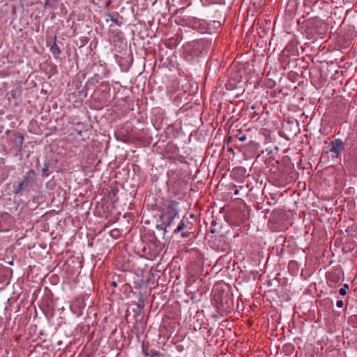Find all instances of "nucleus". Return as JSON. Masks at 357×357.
Masks as SVG:
<instances>
[{
  "label": "nucleus",
  "instance_id": "18",
  "mask_svg": "<svg viewBox=\"0 0 357 357\" xmlns=\"http://www.w3.org/2000/svg\"><path fill=\"white\" fill-rule=\"evenodd\" d=\"M357 322V315H353L349 318L348 322Z\"/></svg>",
  "mask_w": 357,
  "mask_h": 357
},
{
  "label": "nucleus",
  "instance_id": "22",
  "mask_svg": "<svg viewBox=\"0 0 357 357\" xmlns=\"http://www.w3.org/2000/svg\"><path fill=\"white\" fill-rule=\"evenodd\" d=\"M238 140H239V141H241V142H243V141H245V135H243V136L240 137L238 138Z\"/></svg>",
  "mask_w": 357,
  "mask_h": 357
},
{
  "label": "nucleus",
  "instance_id": "13",
  "mask_svg": "<svg viewBox=\"0 0 357 357\" xmlns=\"http://www.w3.org/2000/svg\"><path fill=\"white\" fill-rule=\"evenodd\" d=\"M102 79V77L99 74H94L91 77L89 78L87 83L90 84H96Z\"/></svg>",
  "mask_w": 357,
  "mask_h": 357
},
{
  "label": "nucleus",
  "instance_id": "9",
  "mask_svg": "<svg viewBox=\"0 0 357 357\" xmlns=\"http://www.w3.org/2000/svg\"><path fill=\"white\" fill-rule=\"evenodd\" d=\"M201 4L204 7H210L213 6H222L225 3V0H200Z\"/></svg>",
  "mask_w": 357,
  "mask_h": 357
},
{
  "label": "nucleus",
  "instance_id": "30",
  "mask_svg": "<svg viewBox=\"0 0 357 357\" xmlns=\"http://www.w3.org/2000/svg\"><path fill=\"white\" fill-rule=\"evenodd\" d=\"M112 21L114 22H117L116 20L112 19Z\"/></svg>",
  "mask_w": 357,
  "mask_h": 357
},
{
  "label": "nucleus",
  "instance_id": "5",
  "mask_svg": "<svg viewBox=\"0 0 357 357\" xmlns=\"http://www.w3.org/2000/svg\"><path fill=\"white\" fill-rule=\"evenodd\" d=\"M342 272L340 269H333L326 273L327 284L330 287H336L342 280Z\"/></svg>",
  "mask_w": 357,
  "mask_h": 357
},
{
  "label": "nucleus",
  "instance_id": "8",
  "mask_svg": "<svg viewBox=\"0 0 357 357\" xmlns=\"http://www.w3.org/2000/svg\"><path fill=\"white\" fill-rule=\"evenodd\" d=\"M115 61L119 66L122 72H128L131 64V60L128 58L122 57L118 54L114 55Z\"/></svg>",
  "mask_w": 357,
  "mask_h": 357
},
{
  "label": "nucleus",
  "instance_id": "19",
  "mask_svg": "<svg viewBox=\"0 0 357 357\" xmlns=\"http://www.w3.org/2000/svg\"><path fill=\"white\" fill-rule=\"evenodd\" d=\"M343 305H344V303H343V301L342 300H339L336 303V305L338 307H342Z\"/></svg>",
  "mask_w": 357,
  "mask_h": 357
},
{
  "label": "nucleus",
  "instance_id": "7",
  "mask_svg": "<svg viewBox=\"0 0 357 357\" xmlns=\"http://www.w3.org/2000/svg\"><path fill=\"white\" fill-rule=\"evenodd\" d=\"M330 151L332 153L333 158H337L343 149V142L340 139H336L330 144Z\"/></svg>",
  "mask_w": 357,
  "mask_h": 357
},
{
  "label": "nucleus",
  "instance_id": "23",
  "mask_svg": "<svg viewBox=\"0 0 357 357\" xmlns=\"http://www.w3.org/2000/svg\"><path fill=\"white\" fill-rule=\"evenodd\" d=\"M247 325L251 326L252 325V321L250 319L247 320Z\"/></svg>",
  "mask_w": 357,
  "mask_h": 357
},
{
  "label": "nucleus",
  "instance_id": "26",
  "mask_svg": "<svg viewBox=\"0 0 357 357\" xmlns=\"http://www.w3.org/2000/svg\"><path fill=\"white\" fill-rule=\"evenodd\" d=\"M250 144H251L252 145H253V147H254V148H256V147L257 146V144H255V143H253V144H252V142H250Z\"/></svg>",
  "mask_w": 357,
  "mask_h": 357
},
{
  "label": "nucleus",
  "instance_id": "32",
  "mask_svg": "<svg viewBox=\"0 0 357 357\" xmlns=\"http://www.w3.org/2000/svg\"><path fill=\"white\" fill-rule=\"evenodd\" d=\"M144 355H145V356H148V354H147V353L144 352Z\"/></svg>",
  "mask_w": 357,
  "mask_h": 357
},
{
  "label": "nucleus",
  "instance_id": "11",
  "mask_svg": "<svg viewBox=\"0 0 357 357\" xmlns=\"http://www.w3.org/2000/svg\"><path fill=\"white\" fill-rule=\"evenodd\" d=\"M36 173L33 169H30L24 176L23 181H26L27 184L33 182L35 180Z\"/></svg>",
  "mask_w": 357,
  "mask_h": 357
},
{
  "label": "nucleus",
  "instance_id": "31",
  "mask_svg": "<svg viewBox=\"0 0 357 357\" xmlns=\"http://www.w3.org/2000/svg\"><path fill=\"white\" fill-rule=\"evenodd\" d=\"M243 153V155L245 156V153L244 151L242 152Z\"/></svg>",
  "mask_w": 357,
  "mask_h": 357
},
{
  "label": "nucleus",
  "instance_id": "33",
  "mask_svg": "<svg viewBox=\"0 0 357 357\" xmlns=\"http://www.w3.org/2000/svg\"><path fill=\"white\" fill-rule=\"evenodd\" d=\"M138 307H139V308H142V307H143V306H141V305H138Z\"/></svg>",
  "mask_w": 357,
  "mask_h": 357
},
{
  "label": "nucleus",
  "instance_id": "20",
  "mask_svg": "<svg viewBox=\"0 0 357 357\" xmlns=\"http://www.w3.org/2000/svg\"><path fill=\"white\" fill-rule=\"evenodd\" d=\"M18 89V88L16 89V90H12L11 91V96L13 98H16V93H17V90Z\"/></svg>",
  "mask_w": 357,
  "mask_h": 357
},
{
  "label": "nucleus",
  "instance_id": "6",
  "mask_svg": "<svg viewBox=\"0 0 357 357\" xmlns=\"http://www.w3.org/2000/svg\"><path fill=\"white\" fill-rule=\"evenodd\" d=\"M100 86L102 89V95L99 98V102L102 105H106L109 102V84L107 82H101Z\"/></svg>",
  "mask_w": 357,
  "mask_h": 357
},
{
  "label": "nucleus",
  "instance_id": "1",
  "mask_svg": "<svg viewBox=\"0 0 357 357\" xmlns=\"http://www.w3.org/2000/svg\"><path fill=\"white\" fill-rule=\"evenodd\" d=\"M178 207V202L175 200H171L167 204L164 206L160 215L161 224L157 226L158 229L167 231V229L170 227L174 220L179 217Z\"/></svg>",
  "mask_w": 357,
  "mask_h": 357
},
{
  "label": "nucleus",
  "instance_id": "28",
  "mask_svg": "<svg viewBox=\"0 0 357 357\" xmlns=\"http://www.w3.org/2000/svg\"><path fill=\"white\" fill-rule=\"evenodd\" d=\"M190 218H195V215L194 214H190Z\"/></svg>",
  "mask_w": 357,
  "mask_h": 357
},
{
  "label": "nucleus",
  "instance_id": "16",
  "mask_svg": "<svg viewBox=\"0 0 357 357\" xmlns=\"http://www.w3.org/2000/svg\"><path fill=\"white\" fill-rule=\"evenodd\" d=\"M349 289V285L347 284H344L343 287H342L339 292L342 296H344L347 294V290Z\"/></svg>",
  "mask_w": 357,
  "mask_h": 357
},
{
  "label": "nucleus",
  "instance_id": "15",
  "mask_svg": "<svg viewBox=\"0 0 357 357\" xmlns=\"http://www.w3.org/2000/svg\"><path fill=\"white\" fill-rule=\"evenodd\" d=\"M225 298L226 299L225 303H226V305H227V306H226L225 307L223 306L224 310H231V309L232 301L229 300V299L227 298V296H225L222 299H225Z\"/></svg>",
  "mask_w": 357,
  "mask_h": 357
},
{
  "label": "nucleus",
  "instance_id": "29",
  "mask_svg": "<svg viewBox=\"0 0 357 357\" xmlns=\"http://www.w3.org/2000/svg\"><path fill=\"white\" fill-rule=\"evenodd\" d=\"M238 285L243 286V284L241 283V282H238Z\"/></svg>",
  "mask_w": 357,
  "mask_h": 357
},
{
  "label": "nucleus",
  "instance_id": "4",
  "mask_svg": "<svg viewBox=\"0 0 357 357\" xmlns=\"http://www.w3.org/2000/svg\"><path fill=\"white\" fill-rule=\"evenodd\" d=\"M202 45L199 42H192L185 47L187 56H190L189 60L194 61L202 54Z\"/></svg>",
  "mask_w": 357,
  "mask_h": 357
},
{
  "label": "nucleus",
  "instance_id": "14",
  "mask_svg": "<svg viewBox=\"0 0 357 357\" xmlns=\"http://www.w3.org/2000/svg\"><path fill=\"white\" fill-rule=\"evenodd\" d=\"M50 50V52H52V54L54 56H58L61 52L60 47L56 44V43H54L52 45Z\"/></svg>",
  "mask_w": 357,
  "mask_h": 357
},
{
  "label": "nucleus",
  "instance_id": "21",
  "mask_svg": "<svg viewBox=\"0 0 357 357\" xmlns=\"http://www.w3.org/2000/svg\"><path fill=\"white\" fill-rule=\"evenodd\" d=\"M48 169H49L48 165H45V166H44V167L43 168L42 171H43V172H45L48 171Z\"/></svg>",
  "mask_w": 357,
  "mask_h": 357
},
{
  "label": "nucleus",
  "instance_id": "2",
  "mask_svg": "<svg viewBox=\"0 0 357 357\" xmlns=\"http://www.w3.org/2000/svg\"><path fill=\"white\" fill-rule=\"evenodd\" d=\"M186 26L193 30L197 31L201 33H208L211 29L209 28L208 22L204 20L195 17H189L185 20Z\"/></svg>",
  "mask_w": 357,
  "mask_h": 357
},
{
  "label": "nucleus",
  "instance_id": "25",
  "mask_svg": "<svg viewBox=\"0 0 357 357\" xmlns=\"http://www.w3.org/2000/svg\"><path fill=\"white\" fill-rule=\"evenodd\" d=\"M111 285H112V287H116V282H112V284H111Z\"/></svg>",
  "mask_w": 357,
  "mask_h": 357
},
{
  "label": "nucleus",
  "instance_id": "17",
  "mask_svg": "<svg viewBox=\"0 0 357 357\" xmlns=\"http://www.w3.org/2000/svg\"><path fill=\"white\" fill-rule=\"evenodd\" d=\"M241 190H243V187L240 185L239 187L238 186H235L234 188V194L235 195H237L239 194V191Z\"/></svg>",
  "mask_w": 357,
  "mask_h": 357
},
{
  "label": "nucleus",
  "instance_id": "12",
  "mask_svg": "<svg viewBox=\"0 0 357 357\" xmlns=\"http://www.w3.org/2000/svg\"><path fill=\"white\" fill-rule=\"evenodd\" d=\"M208 26L211 29L208 31V33H211L212 32H214L215 30L218 29L221 26L220 22L218 20H213L211 22H208Z\"/></svg>",
  "mask_w": 357,
  "mask_h": 357
},
{
  "label": "nucleus",
  "instance_id": "27",
  "mask_svg": "<svg viewBox=\"0 0 357 357\" xmlns=\"http://www.w3.org/2000/svg\"><path fill=\"white\" fill-rule=\"evenodd\" d=\"M291 265H296V263H295V262H294V261H291V262L289 263V266H291Z\"/></svg>",
  "mask_w": 357,
  "mask_h": 357
},
{
  "label": "nucleus",
  "instance_id": "3",
  "mask_svg": "<svg viewBox=\"0 0 357 357\" xmlns=\"http://www.w3.org/2000/svg\"><path fill=\"white\" fill-rule=\"evenodd\" d=\"M193 229V224L189 219L184 215L181 220L179 222L176 228L174 230L173 233L175 234L181 232V237L183 238H188L190 236L192 233V230Z\"/></svg>",
  "mask_w": 357,
  "mask_h": 357
},
{
  "label": "nucleus",
  "instance_id": "10",
  "mask_svg": "<svg viewBox=\"0 0 357 357\" xmlns=\"http://www.w3.org/2000/svg\"><path fill=\"white\" fill-rule=\"evenodd\" d=\"M29 184L26 181H22L14 188V193L15 196L20 197L22 195V190L28 187Z\"/></svg>",
  "mask_w": 357,
  "mask_h": 357
},
{
  "label": "nucleus",
  "instance_id": "24",
  "mask_svg": "<svg viewBox=\"0 0 357 357\" xmlns=\"http://www.w3.org/2000/svg\"><path fill=\"white\" fill-rule=\"evenodd\" d=\"M3 321V318L0 316V328L2 326Z\"/></svg>",
  "mask_w": 357,
  "mask_h": 357
}]
</instances>
